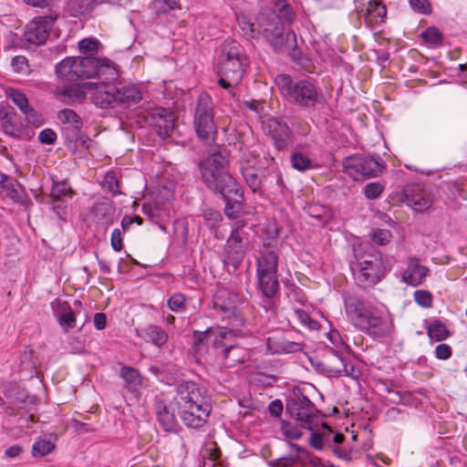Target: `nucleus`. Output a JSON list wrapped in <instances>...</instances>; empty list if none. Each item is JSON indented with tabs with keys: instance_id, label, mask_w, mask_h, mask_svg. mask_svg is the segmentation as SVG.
Listing matches in <instances>:
<instances>
[{
	"instance_id": "f257e3e1",
	"label": "nucleus",
	"mask_w": 467,
	"mask_h": 467,
	"mask_svg": "<svg viewBox=\"0 0 467 467\" xmlns=\"http://www.w3.org/2000/svg\"><path fill=\"white\" fill-rule=\"evenodd\" d=\"M229 165V152L223 147L212 149L199 163L202 179L208 189L223 198L230 195L243 198L242 186L225 171Z\"/></svg>"
},
{
	"instance_id": "f03ea898",
	"label": "nucleus",
	"mask_w": 467,
	"mask_h": 467,
	"mask_svg": "<svg viewBox=\"0 0 467 467\" xmlns=\"http://www.w3.org/2000/svg\"><path fill=\"white\" fill-rule=\"evenodd\" d=\"M173 400L187 427L198 429L205 424L212 410L205 388L193 381L182 382L177 386Z\"/></svg>"
},
{
	"instance_id": "7ed1b4c3",
	"label": "nucleus",
	"mask_w": 467,
	"mask_h": 467,
	"mask_svg": "<svg viewBox=\"0 0 467 467\" xmlns=\"http://www.w3.org/2000/svg\"><path fill=\"white\" fill-rule=\"evenodd\" d=\"M296 16L287 0H275L268 6H262L256 16L258 37H264L275 50L285 45V23L291 24Z\"/></svg>"
},
{
	"instance_id": "20e7f679",
	"label": "nucleus",
	"mask_w": 467,
	"mask_h": 467,
	"mask_svg": "<svg viewBox=\"0 0 467 467\" xmlns=\"http://www.w3.org/2000/svg\"><path fill=\"white\" fill-rule=\"evenodd\" d=\"M275 84L285 99L295 107L314 109L325 103L322 90L314 78L297 79L288 75H279L275 78Z\"/></svg>"
},
{
	"instance_id": "39448f33",
	"label": "nucleus",
	"mask_w": 467,
	"mask_h": 467,
	"mask_svg": "<svg viewBox=\"0 0 467 467\" xmlns=\"http://www.w3.org/2000/svg\"><path fill=\"white\" fill-rule=\"evenodd\" d=\"M55 72L58 78L65 81L102 78L105 74L111 78L116 76L110 60L90 57H67L56 65Z\"/></svg>"
},
{
	"instance_id": "423d86ee",
	"label": "nucleus",
	"mask_w": 467,
	"mask_h": 467,
	"mask_svg": "<svg viewBox=\"0 0 467 467\" xmlns=\"http://www.w3.org/2000/svg\"><path fill=\"white\" fill-rule=\"evenodd\" d=\"M356 262L350 265L353 275L362 285L379 283L391 268L382 255L369 244H361L354 248Z\"/></svg>"
},
{
	"instance_id": "0eeeda50",
	"label": "nucleus",
	"mask_w": 467,
	"mask_h": 467,
	"mask_svg": "<svg viewBox=\"0 0 467 467\" xmlns=\"http://www.w3.org/2000/svg\"><path fill=\"white\" fill-rule=\"evenodd\" d=\"M248 63V58L242 45L234 39H225L220 47L217 57L219 74L231 78L234 82H240Z\"/></svg>"
},
{
	"instance_id": "6e6552de",
	"label": "nucleus",
	"mask_w": 467,
	"mask_h": 467,
	"mask_svg": "<svg viewBox=\"0 0 467 467\" xmlns=\"http://www.w3.org/2000/svg\"><path fill=\"white\" fill-rule=\"evenodd\" d=\"M210 335L214 337L213 347L223 366L232 368L245 361V349L232 343L234 337L233 328L220 327L215 331H206L202 337H206Z\"/></svg>"
},
{
	"instance_id": "1a4fd4ad",
	"label": "nucleus",
	"mask_w": 467,
	"mask_h": 467,
	"mask_svg": "<svg viewBox=\"0 0 467 467\" xmlns=\"http://www.w3.org/2000/svg\"><path fill=\"white\" fill-rule=\"evenodd\" d=\"M244 304V298L242 295L225 287L218 288L213 296L214 308L233 329H238L244 325L241 313V306Z\"/></svg>"
},
{
	"instance_id": "9d476101",
	"label": "nucleus",
	"mask_w": 467,
	"mask_h": 467,
	"mask_svg": "<svg viewBox=\"0 0 467 467\" xmlns=\"http://www.w3.org/2000/svg\"><path fill=\"white\" fill-rule=\"evenodd\" d=\"M286 410L305 430L313 431L319 424L314 403L300 390H295L287 399Z\"/></svg>"
},
{
	"instance_id": "9b49d317",
	"label": "nucleus",
	"mask_w": 467,
	"mask_h": 467,
	"mask_svg": "<svg viewBox=\"0 0 467 467\" xmlns=\"http://www.w3.org/2000/svg\"><path fill=\"white\" fill-rule=\"evenodd\" d=\"M213 118L211 97L206 94L200 95L194 110V128L200 140L207 142L214 140L217 128Z\"/></svg>"
},
{
	"instance_id": "f8f14e48",
	"label": "nucleus",
	"mask_w": 467,
	"mask_h": 467,
	"mask_svg": "<svg viewBox=\"0 0 467 467\" xmlns=\"http://www.w3.org/2000/svg\"><path fill=\"white\" fill-rule=\"evenodd\" d=\"M343 167L344 171L355 181L377 177L385 168L379 157L362 154L345 158Z\"/></svg>"
},
{
	"instance_id": "ddd939ff",
	"label": "nucleus",
	"mask_w": 467,
	"mask_h": 467,
	"mask_svg": "<svg viewBox=\"0 0 467 467\" xmlns=\"http://www.w3.org/2000/svg\"><path fill=\"white\" fill-rule=\"evenodd\" d=\"M245 226L246 223L243 220L234 222L224 247V261L234 269L241 265L246 253L249 234Z\"/></svg>"
},
{
	"instance_id": "4468645a",
	"label": "nucleus",
	"mask_w": 467,
	"mask_h": 467,
	"mask_svg": "<svg viewBox=\"0 0 467 467\" xmlns=\"http://www.w3.org/2000/svg\"><path fill=\"white\" fill-rule=\"evenodd\" d=\"M358 329L375 338L386 337L394 330L393 319L388 311L374 306Z\"/></svg>"
},
{
	"instance_id": "2eb2a0df",
	"label": "nucleus",
	"mask_w": 467,
	"mask_h": 467,
	"mask_svg": "<svg viewBox=\"0 0 467 467\" xmlns=\"http://www.w3.org/2000/svg\"><path fill=\"white\" fill-rule=\"evenodd\" d=\"M56 17L52 16H37L26 26L24 33L25 40L35 45L44 44L49 36V31Z\"/></svg>"
},
{
	"instance_id": "dca6fc26",
	"label": "nucleus",
	"mask_w": 467,
	"mask_h": 467,
	"mask_svg": "<svg viewBox=\"0 0 467 467\" xmlns=\"http://www.w3.org/2000/svg\"><path fill=\"white\" fill-rule=\"evenodd\" d=\"M104 76H106L105 80L94 83L91 88L95 89L92 100L96 106L101 109L114 107L117 104V83L111 82V80L116 79L117 75L114 78H111L109 74Z\"/></svg>"
},
{
	"instance_id": "f3484780",
	"label": "nucleus",
	"mask_w": 467,
	"mask_h": 467,
	"mask_svg": "<svg viewBox=\"0 0 467 467\" xmlns=\"http://www.w3.org/2000/svg\"><path fill=\"white\" fill-rule=\"evenodd\" d=\"M344 305L348 317L357 328H359L375 306L354 294L345 295Z\"/></svg>"
},
{
	"instance_id": "a211bd4d",
	"label": "nucleus",
	"mask_w": 467,
	"mask_h": 467,
	"mask_svg": "<svg viewBox=\"0 0 467 467\" xmlns=\"http://www.w3.org/2000/svg\"><path fill=\"white\" fill-rule=\"evenodd\" d=\"M265 128L278 150H284L293 143V132L285 121L270 119Z\"/></svg>"
},
{
	"instance_id": "6ab92c4d",
	"label": "nucleus",
	"mask_w": 467,
	"mask_h": 467,
	"mask_svg": "<svg viewBox=\"0 0 467 467\" xmlns=\"http://www.w3.org/2000/svg\"><path fill=\"white\" fill-rule=\"evenodd\" d=\"M404 196L407 204L417 212L429 210L433 202L431 193L419 184L406 187Z\"/></svg>"
},
{
	"instance_id": "aec40b11",
	"label": "nucleus",
	"mask_w": 467,
	"mask_h": 467,
	"mask_svg": "<svg viewBox=\"0 0 467 467\" xmlns=\"http://www.w3.org/2000/svg\"><path fill=\"white\" fill-rule=\"evenodd\" d=\"M149 123L156 130L160 137H169L174 130V117L164 108L152 109L149 116Z\"/></svg>"
},
{
	"instance_id": "412c9836",
	"label": "nucleus",
	"mask_w": 467,
	"mask_h": 467,
	"mask_svg": "<svg viewBox=\"0 0 467 467\" xmlns=\"http://www.w3.org/2000/svg\"><path fill=\"white\" fill-rule=\"evenodd\" d=\"M94 83L59 87L54 95L63 103H81L87 97L86 88L90 89Z\"/></svg>"
},
{
	"instance_id": "4be33fe9",
	"label": "nucleus",
	"mask_w": 467,
	"mask_h": 467,
	"mask_svg": "<svg viewBox=\"0 0 467 467\" xmlns=\"http://www.w3.org/2000/svg\"><path fill=\"white\" fill-rule=\"evenodd\" d=\"M429 272V268L421 265L419 258L410 257L407 268L402 275V280L411 286H418L422 284Z\"/></svg>"
},
{
	"instance_id": "5701e85b",
	"label": "nucleus",
	"mask_w": 467,
	"mask_h": 467,
	"mask_svg": "<svg viewBox=\"0 0 467 467\" xmlns=\"http://www.w3.org/2000/svg\"><path fill=\"white\" fill-rule=\"evenodd\" d=\"M300 349L299 343L287 340L282 335H274L266 339V353L269 355L295 353Z\"/></svg>"
},
{
	"instance_id": "b1692460",
	"label": "nucleus",
	"mask_w": 467,
	"mask_h": 467,
	"mask_svg": "<svg viewBox=\"0 0 467 467\" xmlns=\"http://www.w3.org/2000/svg\"><path fill=\"white\" fill-rule=\"evenodd\" d=\"M137 336L145 342L150 343L159 348H161L168 341L167 332L156 325H148L145 327L137 329Z\"/></svg>"
},
{
	"instance_id": "393cba45",
	"label": "nucleus",
	"mask_w": 467,
	"mask_h": 467,
	"mask_svg": "<svg viewBox=\"0 0 467 467\" xmlns=\"http://www.w3.org/2000/svg\"><path fill=\"white\" fill-rule=\"evenodd\" d=\"M6 95L7 98L11 99L26 117L28 122L35 124L37 121V113L29 106L27 98L23 92L16 88H8Z\"/></svg>"
},
{
	"instance_id": "a878e982",
	"label": "nucleus",
	"mask_w": 467,
	"mask_h": 467,
	"mask_svg": "<svg viewBox=\"0 0 467 467\" xmlns=\"http://www.w3.org/2000/svg\"><path fill=\"white\" fill-rule=\"evenodd\" d=\"M257 274V287L262 295L270 299L275 296L279 288V282L277 273H265L256 272Z\"/></svg>"
},
{
	"instance_id": "bb28decb",
	"label": "nucleus",
	"mask_w": 467,
	"mask_h": 467,
	"mask_svg": "<svg viewBox=\"0 0 467 467\" xmlns=\"http://www.w3.org/2000/svg\"><path fill=\"white\" fill-rule=\"evenodd\" d=\"M275 162L274 158L264 156L263 159L254 150H249L243 154L240 161V171L244 170H263L268 168Z\"/></svg>"
},
{
	"instance_id": "cd10ccee",
	"label": "nucleus",
	"mask_w": 467,
	"mask_h": 467,
	"mask_svg": "<svg viewBox=\"0 0 467 467\" xmlns=\"http://www.w3.org/2000/svg\"><path fill=\"white\" fill-rule=\"evenodd\" d=\"M157 420L164 431L175 432L179 428L175 414L169 410L163 401H158L156 404Z\"/></svg>"
},
{
	"instance_id": "c85d7f7f",
	"label": "nucleus",
	"mask_w": 467,
	"mask_h": 467,
	"mask_svg": "<svg viewBox=\"0 0 467 467\" xmlns=\"http://www.w3.org/2000/svg\"><path fill=\"white\" fill-rule=\"evenodd\" d=\"M290 447L289 455L271 461L269 465L271 467H296L298 462L302 464V459H306V451L294 443H290Z\"/></svg>"
},
{
	"instance_id": "c756f323",
	"label": "nucleus",
	"mask_w": 467,
	"mask_h": 467,
	"mask_svg": "<svg viewBox=\"0 0 467 467\" xmlns=\"http://www.w3.org/2000/svg\"><path fill=\"white\" fill-rule=\"evenodd\" d=\"M278 255L270 248H264L256 263V272L277 273Z\"/></svg>"
},
{
	"instance_id": "7c9ffc66",
	"label": "nucleus",
	"mask_w": 467,
	"mask_h": 467,
	"mask_svg": "<svg viewBox=\"0 0 467 467\" xmlns=\"http://www.w3.org/2000/svg\"><path fill=\"white\" fill-rule=\"evenodd\" d=\"M117 104L135 105L141 99L140 91L132 86L117 83Z\"/></svg>"
},
{
	"instance_id": "2f4dec72",
	"label": "nucleus",
	"mask_w": 467,
	"mask_h": 467,
	"mask_svg": "<svg viewBox=\"0 0 467 467\" xmlns=\"http://www.w3.org/2000/svg\"><path fill=\"white\" fill-rule=\"evenodd\" d=\"M58 120L71 129L72 138L77 139L80 130L83 127L81 118L71 109H65L57 113Z\"/></svg>"
},
{
	"instance_id": "473e14b6",
	"label": "nucleus",
	"mask_w": 467,
	"mask_h": 467,
	"mask_svg": "<svg viewBox=\"0 0 467 467\" xmlns=\"http://www.w3.org/2000/svg\"><path fill=\"white\" fill-rule=\"evenodd\" d=\"M98 5V0H69L67 9L71 16L78 17L91 13Z\"/></svg>"
},
{
	"instance_id": "72a5a7b5",
	"label": "nucleus",
	"mask_w": 467,
	"mask_h": 467,
	"mask_svg": "<svg viewBox=\"0 0 467 467\" xmlns=\"http://www.w3.org/2000/svg\"><path fill=\"white\" fill-rule=\"evenodd\" d=\"M323 366V369L328 377H339L343 375V371L346 369L345 357L342 353H333V356Z\"/></svg>"
},
{
	"instance_id": "f704fd0d",
	"label": "nucleus",
	"mask_w": 467,
	"mask_h": 467,
	"mask_svg": "<svg viewBox=\"0 0 467 467\" xmlns=\"http://www.w3.org/2000/svg\"><path fill=\"white\" fill-rule=\"evenodd\" d=\"M387 9L380 0H368L365 13V20L368 24L377 23L378 19L383 21Z\"/></svg>"
},
{
	"instance_id": "c9c22d12",
	"label": "nucleus",
	"mask_w": 467,
	"mask_h": 467,
	"mask_svg": "<svg viewBox=\"0 0 467 467\" xmlns=\"http://www.w3.org/2000/svg\"><path fill=\"white\" fill-rule=\"evenodd\" d=\"M120 377L124 379L126 387L131 391L138 390L142 384V377L134 368L123 366L120 368Z\"/></svg>"
},
{
	"instance_id": "e433bc0d",
	"label": "nucleus",
	"mask_w": 467,
	"mask_h": 467,
	"mask_svg": "<svg viewBox=\"0 0 467 467\" xmlns=\"http://www.w3.org/2000/svg\"><path fill=\"white\" fill-rule=\"evenodd\" d=\"M93 212L98 222L106 224L112 223L115 207L111 202H104L97 203L94 206Z\"/></svg>"
},
{
	"instance_id": "4c0bfd02",
	"label": "nucleus",
	"mask_w": 467,
	"mask_h": 467,
	"mask_svg": "<svg viewBox=\"0 0 467 467\" xmlns=\"http://www.w3.org/2000/svg\"><path fill=\"white\" fill-rule=\"evenodd\" d=\"M57 320L60 327L65 332H68L76 326V317L71 307L64 303L61 305L59 311L57 312Z\"/></svg>"
},
{
	"instance_id": "58836bf2",
	"label": "nucleus",
	"mask_w": 467,
	"mask_h": 467,
	"mask_svg": "<svg viewBox=\"0 0 467 467\" xmlns=\"http://www.w3.org/2000/svg\"><path fill=\"white\" fill-rule=\"evenodd\" d=\"M306 212L321 223H326L332 218V213L327 206L316 202L309 203L306 207Z\"/></svg>"
},
{
	"instance_id": "ea45409f",
	"label": "nucleus",
	"mask_w": 467,
	"mask_h": 467,
	"mask_svg": "<svg viewBox=\"0 0 467 467\" xmlns=\"http://www.w3.org/2000/svg\"><path fill=\"white\" fill-rule=\"evenodd\" d=\"M237 24L244 37L248 39L258 38L256 22H252L247 16L244 14L237 15Z\"/></svg>"
},
{
	"instance_id": "a19ab883",
	"label": "nucleus",
	"mask_w": 467,
	"mask_h": 467,
	"mask_svg": "<svg viewBox=\"0 0 467 467\" xmlns=\"http://www.w3.org/2000/svg\"><path fill=\"white\" fill-rule=\"evenodd\" d=\"M73 191L66 182H54L49 199L53 202L65 201V199L72 198Z\"/></svg>"
},
{
	"instance_id": "79ce46f5",
	"label": "nucleus",
	"mask_w": 467,
	"mask_h": 467,
	"mask_svg": "<svg viewBox=\"0 0 467 467\" xmlns=\"http://www.w3.org/2000/svg\"><path fill=\"white\" fill-rule=\"evenodd\" d=\"M323 431L322 433L315 432L311 431L310 445L317 450H322L325 444L330 443V434H332V429L326 423H322Z\"/></svg>"
},
{
	"instance_id": "37998d69",
	"label": "nucleus",
	"mask_w": 467,
	"mask_h": 467,
	"mask_svg": "<svg viewBox=\"0 0 467 467\" xmlns=\"http://www.w3.org/2000/svg\"><path fill=\"white\" fill-rule=\"evenodd\" d=\"M420 36L424 42L432 47L442 45L443 34L435 26L427 27L421 32Z\"/></svg>"
},
{
	"instance_id": "c03bdc74",
	"label": "nucleus",
	"mask_w": 467,
	"mask_h": 467,
	"mask_svg": "<svg viewBox=\"0 0 467 467\" xmlns=\"http://www.w3.org/2000/svg\"><path fill=\"white\" fill-rule=\"evenodd\" d=\"M262 170H244L241 173L247 185L254 192H259L262 186V178L260 171Z\"/></svg>"
},
{
	"instance_id": "a18cd8bd",
	"label": "nucleus",
	"mask_w": 467,
	"mask_h": 467,
	"mask_svg": "<svg viewBox=\"0 0 467 467\" xmlns=\"http://www.w3.org/2000/svg\"><path fill=\"white\" fill-rule=\"evenodd\" d=\"M428 336L435 341H442L449 336V330L441 321L435 320L428 327Z\"/></svg>"
},
{
	"instance_id": "49530a36",
	"label": "nucleus",
	"mask_w": 467,
	"mask_h": 467,
	"mask_svg": "<svg viewBox=\"0 0 467 467\" xmlns=\"http://www.w3.org/2000/svg\"><path fill=\"white\" fill-rule=\"evenodd\" d=\"M292 167L299 171H305L314 168L313 161L302 152H294L291 155Z\"/></svg>"
},
{
	"instance_id": "de8ad7c7",
	"label": "nucleus",
	"mask_w": 467,
	"mask_h": 467,
	"mask_svg": "<svg viewBox=\"0 0 467 467\" xmlns=\"http://www.w3.org/2000/svg\"><path fill=\"white\" fill-rule=\"evenodd\" d=\"M55 449L56 445L51 441L40 440L33 444L32 455L34 457H44L51 453Z\"/></svg>"
},
{
	"instance_id": "09e8293b",
	"label": "nucleus",
	"mask_w": 467,
	"mask_h": 467,
	"mask_svg": "<svg viewBox=\"0 0 467 467\" xmlns=\"http://www.w3.org/2000/svg\"><path fill=\"white\" fill-rule=\"evenodd\" d=\"M102 189L108 191L109 193L115 195L119 192V180L117 177V173L113 171H108L102 182H101Z\"/></svg>"
},
{
	"instance_id": "8fccbe9b",
	"label": "nucleus",
	"mask_w": 467,
	"mask_h": 467,
	"mask_svg": "<svg viewBox=\"0 0 467 467\" xmlns=\"http://www.w3.org/2000/svg\"><path fill=\"white\" fill-rule=\"evenodd\" d=\"M302 427L298 424L292 422L283 421L281 426V431L286 439L298 440L302 437Z\"/></svg>"
},
{
	"instance_id": "3c124183",
	"label": "nucleus",
	"mask_w": 467,
	"mask_h": 467,
	"mask_svg": "<svg viewBox=\"0 0 467 467\" xmlns=\"http://www.w3.org/2000/svg\"><path fill=\"white\" fill-rule=\"evenodd\" d=\"M448 189L453 198L467 200V182L464 180H458L448 184Z\"/></svg>"
},
{
	"instance_id": "603ef678",
	"label": "nucleus",
	"mask_w": 467,
	"mask_h": 467,
	"mask_svg": "<svg viewBox=\"0 0 467 467\" xmlns=\"http://www.w3.org/2000/svg\"><path fill=\"white\" fill-rule=\"evenodd\" d=\"M169 308L176 313H182L186 308V297L181 293L172 295L168 300Z\"/></svg>"
},
{
	"instance_id": "864d4df0",
	"label": "nucleus",
	"mask_w": 467,
	"mask_h": 467,
	"mask_svg": "<svg viewBox=\"0 0 467 467\" xmlns=\"http://www.w3.org/2000/svg\"><path fill=\"white\" fill-rule=\"evenodd\" d=\"M295 316L298 319V321L305 327H308L312 330H317L320 327L319 323L317 320H314L308 313L305 310L296 308L295 309Z\"/></svg>"
},
{
	"instance_id": "5fc2aeb1",
	"label": "nucleus",
	"mask_w": 467,
	"mask_h": 467,
	"mask_svg": "<svg viewBox=\"0 0 467 467\" xmlns=\"http://www.w3.org/2000/svg\"><path fill=\"white\" fill-rule=\"evenodd\" d=\"M232 196L233 195H230L228 198H224L226 200L224 213L228 218L234 219L242 213L243 204L239 201H232L230 199Z\"/></svg>"
},
{
	"instance_id": "6e6d98bb",
	"label": "nucleus",
	"mask_w": 467,
	"mask_h": 467,
	"mask_svg": "<svg viewBox=\"0 0 467 467\" xmlns=\"http://www.w3.org/2000/svg\"><path fill=\"white\" fill-rule=\"evenodd\" d=\"M333 453L339 459L346 462H351L354 458V450L348 445H330Z\"/></svg>"
},
{
	"instance_id": "4d7b16f0",
	"label": "nucleus",
	"mask_w": 467,
	"mask_h": 467,
	"mask_svg": "<svg viewBox=\"0 0 467 467\" xmlns=\"http://www.w3.org/2000/svg\"><path fill=\"white\" fill-rule=\"evenodd\" d=\"M327 339L336 348V349L333 350V353H343V350L348 348V346L344 342L340 333L336 329L330 330L327 333Z\"/></svg>"
},
{
	"instance_id": "13d9d810",
	"label": "nucleus",
	"mask_w": 467,
	"mask_h": 467,
	"mask_svg": "<svg viewBox=\"0 0 467 467\" xmlns=\"http://www.w3.org/2000/svg\"><path fill=\"white\" fill-rule=\"evenodd\" d=\"M6 196L16 202H22L25 197L21 185L18 182H10L5 186Z\"/></svg>"
},
{
	"instance_id": "bf43d9fd",
	"label": "nucleus",
	"mask_w": 467,
	"mask_h": 467,
	"mask_svg": "<svg viewBox=\"0 0 467 467\" xmlns=\"http://www.w3.org/2000/svg\"><path fill=\"white\" fill-rule=\"evenodd\" d=\"M11 66L16 73L27 74L29 72L28 61L25 56L14 57L11 61Z\"/></svg>"
},
{
	"instance_id": "052dcab7",
	"label": "nucleus",
	"mask_w": 467,
	"mask_h": 467,
	"mask_svg": "<svg viewBox=\"0 0 467 467\" xmlns=\"http://www.w3.org/2000/svg\"><path fill=\"white\" fill-rule=\"evenodd\" d=\"M384 187L380 182L368 183L364 188V194L368 200L377 199L383 192Z\"/></svg>"
},
{
	"instance_id": "680f3d73",
	"label": "nucleus",
	"mask_w": 467,
	"mask_h": 467,
	"mask_svg": "<svg viewBox=\"0 0 467 467\" xmlns=\"http://www.w3.org/2000/svg\"><path fill=\"white\" fill-rule=\"evenodd\" d=\"M410 6L414 12L423 15L431 13V5L429 0H409Z\"/></svg>"
},
{
	"instance_id": "e2e57ef3",
	"label": "nucleus",
	"mask_w": 467,
	"mask_h": 467,
	"mask_svg": "<svg viewBox=\"0 0 467 467\" xmlns=\"http://www.w3.org/2000/svg\"><path fill=\"white\" fill-rule=\"evenodd\" d=\"M415 302L423 307H430L432 304V296L426 290H417L414 292Z\"/></svg>"
},
{
	"instance_id": "0e129e2a",
	"label": "nucleus",
	"mask_w": 467,
	"mask_h": 467,
	"mask_svg": "<svg viewBox=\"0 0 467 467\" xmlns=\"http://www.w3.org/2000/svg\"><path fill=\"white\" fill-rule=\"evenodd\" d=\"M391 233L386 229H377L372 234V240L375 244L385 245L391 240Z\"/></svg>"
},
{
	"instance_id": "69168bd1",
	"label": "nucleus",
	"mask_w": 467,
	"mask_h": 467,
	"mask_svg": "<svg viewBox=\"0 0 467 467\" xmlns=\"http://www.w3.org/2000/svg\"><path fill=\"white\" fill-rule=\"evenodd\" d=\"M203 217L206 221L207 227L210 229L217 227L222 221L221 213L211 209L204 212Z\"/></svg>"
},
{
	"instance_id": "338daca9",
	"label": "nucleus",
	"mask_w": 467,
	"mask_h": 467,
	"mask_svg": "<svg viewBox=\"0 0 467 467\" xmlns=\"http://www.w3.org/2000/svg\"><path fill=\"white\" fill-rule=\"evenodd\" d=\"M99 41L94 38H85L79 41L78 48L81 53H92L98 49Z\"/></svg>"
},
{
	"instance_id": "774afa93",
	"label": "nucleus",
	"mask_w": 467,
	"mask_h": 467,
	"mask_svg": "<svg viewBox=\"0 0 467 467\" xmlns=\"http://www.w3.org/2000/svg\"><path fill=\"white\" fill-rule=\"evenodd\" d=\"M302 465L303 467H327V462L306 451V459H302Z\"/></svg>"
}]
</instances>
